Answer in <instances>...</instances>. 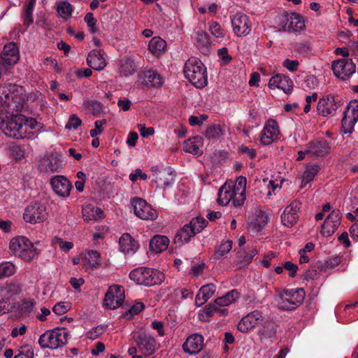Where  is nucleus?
Listing matches in <instances>:
<instances>
[{
	"mask_svg": "<svg viewBox=\"0 0 358 358\" xmlns=\"http://www.w3.org/2000/svg\"><path fill=\"white\" fill-rule=\"evenodd\" d=\"M9 248L15 255L29 262L36 261L41 252L34 248V244L25 236L13 238Z\"/></svg>",
	"mask_w": 358,
	"mask_h": 358,
	"instance_id": "f257e3e1",
	"label": "nucleus"
},
{
	"mask_svg": "<svg viewBox=\"0 0 358 358\" xmlns=\"http://www.w3.org/2000/svg\"><path fill=\"white\" fill-rule=\"evenodd\" d=\"M184 74L196 87L201 88L207 85L206 69L201 61L196 57H191L186 62Z\"/></svg>",
	"mask_w": 358,
	"mask_h": 358,
	"instance_id": "f03ea898",
	"label": "nucleus"
},
{
	"mask_svg": "<svg viewBox=\"0 0 358 358\" xmlns=\"http://www.w3.org/2000/svg\"><path fill=\"white\" fill-rule=\"evenodd\" d=\"M69 332L65 328H57L43 334L38 344L42 348L57 349L67 343Z\"/></svg>",
	"mask_w": 358,
	"mask_h": 358,
	"instance_id": "7ed1b4c3",
	"label": "nucleus"
},
{
	"mask_svg": "<svg viewBox=\"0 0 358 358\" xmlns=\"http://www.w3.org/2000/svg\"><path fill=\"white\" fill-rule=\"evenodd\" d=\"M25 116L17 114L13 115L10 118L3 120L0 123V129L6 135L14 138H23L25 130L23 131V123Z\"/></svg>",
	"mask_w": 358,
	"mask_h": 358,
	"instance_id": "20e7f679",
	"label": "nucleus"
},
{
	"mask_svg": "<svg viewBox=\"0 0 358 358\" xmlns=\"http://www.w3.org/2000/svg\"><path fill=\"white\" fill-rule=\"evenodd\" d=\"M278 296L281 300V308L285 310H292L303 302L305 291L303 288L284 289L278 292Z\"/></svg>",
	"mask_w": 358,
	"mask_h": 358,
	"instance_id": "39448f33",
	"label": "nucleus"
},
{
	"mask_svg": "<svg viewBox=\"0 0 358 358\" xmlns=\"http://www.w3.org/2000/svg\"><path fill=\"white\" fill-rule=\"evenodd\" d=\"M63 168L61 156L56 152L45 155L38 162V170L41 173L52 174L61 172Z\"/></svg>",
	"mask_w": 358,
	"mask_h": 358,
	"instance_id": "423d86ee",
	"label": "nucleus"
},
{
	"mask_svg": "<svg viewBox=\"0 0 358 358\" xmlns=\"http://www.w3.org/2000/svg\"><path fill=\"white\" fill-rule=\"evenodd\" d=\"M47 217L46 207L39 202H34L29 204L25 208L23 214L24 221L30 224L43 222Z\"/></svg>",
	"mask_w": 358,
	"mask_h": 358,
	"instance_id": "0eeeda50",
	"label": "nucleus"
},
{
	"mask_svg": "<svg viewBox=\"0 0 358 358\" xmlns=\"http://www.w3.org/2000/svg\"><path fill=\"white\" fill-rule=\"evenodd\" d=\"M133 339L145 356L153 355L158 348L155 339L145 331H140L134 333Z\"/></svg>",
	"mask_w": 358,
	"mask_h": 358,
	"instance_id": "6e6552de",
	"label": "nucleus"
},
{
	"mask_svg": "<svg viewBox=\"0 0 358 358\" xmlns=\"http://www.w3.org/2000/svg\"><path fill=\"white\" fill-rule=\"evenodd\" d=\"M124 299V290L120 285L110 286L106 293L103 305L110 308L115 309L123 303Z\"/></svg>",
	"mask_w": 358,
	"mask_h": 358,
	"instance_id": "1a4fd4ad",
	"label": "nucleus"
},
{
	"mask_svg": "<svg viewBox=\"0 0 358 358\" xmlns=\"http://www.w3.org/2000/svg\"><path fill=\"white\" fill-rule=\"evenodd\" d=\"M331 67L334 75L343 80L356 71L355 64L352 62V59L348 58L334 61Z\"/></svg>",
	"mask_w": 358,
	"mask_h": 358,
	"instance_id": "9d476101",
	"label": "nucleus"
},
{
	"mask_svg": "<svg viewBox=\"0 0 358 358\" xmlns=\"http://www.w3.org/2000/svg\"><path fill=\"white\" fill-rule=\"evenodd\" d=\"M135 215L142 220H153L157 217V211L140 198L134 199L131 201Z\"/></svg>",
	"mask_w": 358,
	"mask_h": 358,
	"instance_id": "9b49d317",
	"label": "nucleus"
},
{
	"mask_svg": "<svg viewBox=\"0 0 358 358\" xmlns=\"http://www.w3.org/2000/svg\"><path fill=\"white\" fill-rule=\"evenodd\" d=\"M137 84L147 87H158L162 85V78L157 71L148 69L138 74Z\"/></svg>",
	"mask_w": 358,
	"mask_h": 358,
	"instance_id": "f8f14e48",
	"label": "nucleus"
},
{
	"mask_svg": "<svg viewBox=\"0 0 358 358\" xmlns=\"http://www.w3.org/2000/svg\"><path fill=\"white\" fill-rule=\"evenodd\" d=\"M342 215L339 210H334L324 220L321 234L324 236H331L341 224Z\"/></svg>",
	"mask_w": 358,
	"mask_h": 358,
	"instance_id": "ddd939ff",
	"label": "nucleus"
},
{
	"mask_svg": "<svg viewBox=\"0 0 358 358\" xmlns=\"http://www.w3.org/2000/svg\"><path fill=\"white\" fill-rule=\"evenodd\" d=\"M19 50L15 43H9L4 45L0 55V65L6 66L13 65L19 60Z\"/></svg>",
	"mask_w": 358,
	"mask_h": 358,
	"instance_id": "4468645a",
	"label": "nucleus"
},
{
	"mask_svg": "<svg viewBox=\"0 0 358 358\" xmlns=\"http://www.w3.org/2000/svg\"><path fill=\"white\" fill-rule=\"evenodd\" d=\"M263 320L262 312L254 310L244 316L237 325L238 329L243 333L249 331Z\"/></svg>",
	"mask_w": 358,
	"mask_h": 358,
	"instance_id": "2eb2a0df",
	"label": "nucleus"
},
{
	"mask_svg": "<svg viewBox=\"0 0 358 358\" xmlns=\"http://www.w3.org/2000/svg\"><path fill=\"white\" fill-rule=\"evenodd\" d=\"M301 208V203L294 201L287 206L281 215V221L283 225L291 227L296 223L299 218L298 212Z\"/></svg>",
	"mask_w": 358,
	"mask_h": 358,
	"instance_id": "dca6fc26",
	"label": "nucleus"
},
{
	"mask_svg": "<svg viewBox=\"0 0 358 358\" xmlns=\"http://www.w3.org/2000/svg\"><path fill=\"white\" fill-rule=\"evenodd\" d=\"M337 108L338 103L334 96L331 95L320 99L317 106L318 115L324 117L334 115Z\"/></svg>",
	"mask_w": 358,
	"mask_h": 358,
	"instance_id": "f3484780",
	"label": "nucleus"
},
{
	"mask_svg": "<svg viewBox=\"0 0 358 358\" xmlns=\"http://www.w3.org/2000/svg\"><path fill=\"white\" fill-rule=\"evenodd\" d=\"M204 346V338L199 334H193L187 337L182 345L185 352L189 355L199 352Z\"/></svg>",
	"mask_w": 358,
	"mask_h": 358,
	"instance_id": "a211bd4d",
	"label": "nucleus"
},
{
	"mask_svg": "<svg viewBox=\"0 0 358 358\" xmlns=\"http://www.w3.org/2000/svg\"><path fill=\"white\" fill-rule=\"evenodd\" d=\"M50 185L55 192L61 196H68L72 188L71 182L63 176H55L50 180Z\"/></svg>",
	"mask_w": 358,
	"mask_h": 358,
	"instance_id": "6ab92c4d",
	"label": "nucleus"
},
{
	"mask_svg": "<svg viewBox=\"0 0 358 358\" xmlns=\"http://www.w3.org/2000/svg\"><path fill=\"white\" fill-rule=\"evenodd\" d=\"M330 151V143L325 139L312 141L307 145V152L317 157H324Z\"/></svg>",
	"mask_w": 358,
	"mask_h": 358,
	"instance_id": "aec40b11",
	"label": "nucleus"
},
{
	"mask_svg": "<svg viewBox=\"0 0 358 358\" xmlns=\"http://www.w3.org/2000/svg\"><path fill=\"white\" fill-rule=\"evenodd\" d=\"M268 87L271 89L277 87L285 93L289 94L293 90V82L286 76L277 74L270 79Z\"/></svg>",
	"mask_w": 358,
	"mask_h": 358,
	"instance_id": "412c9836",
	"label": "nucleus"
},
{
	"mask_svg": "<svg viewBox=\"0 0 358 358\" xmlns=\"http://www.w3.org/2000/svg\"><path fill=\"white\" fill-rule=\"evenodd\" d=\"M22 292V285L17 282L6 283L0 287V296L4 300H13Z\"/></svg>",
	"mask_w": 358,
	"mask_h": 358,
	"instance_id": "4be33fe9",
	"label": "nucleus"
},
{
	"mask_svg": "<svg viewBox=\"0 0 358 358\" xmlns=\"http://www.w3.org/2000/svg\"><path fill=\"white\" fill-rule=\"evenodd\" d=\"M196 34V47L201 54L208 55L212 48L208 34L205 31H198Z\"/></svg>",
	"mask_w": 358,
	"mask_h": 358,
	"instance_id": "5701e85b",
	"label": "nucleus"
},
{
	"mask_svg": "<svg viewBox=\"0 0 358 358\" xmlns=\"http://www.w3.org/2000/svg\"><path fill=\"white\" fill-rule=\"evenodd\" d=\"M277 327V324L273 320H265L261 329L259 330L261 341L275 338L276 336Z\"/></svg>",
	"mask_w": 358,
	"mask_h": 358,
	"instance_id": "b1692460",
	"label": "nucleus"
},
{
	"mask_svg": "<svg viewBox=\"0 0 358 358\" xmlns=\"http://www.w3.org/2000/svg\"><path fill=\"white\" fill-rule=\"evenodd\" d=\"M121 252L125 254H133L138 249V243L129 234H124L119 240Z\"/></svg>",
	"mask_w": 358,
	"mask_h": 358,
	"instance_id": "393cba45",
	"label": "nucleus"
},
{
	"mask_svg": "<svg viewBox=\"0 0 358 358\" xmlns=\"http://www.w3.org/2000/svg\"><path fill=\"white\" fill-rule=\"evenodd\" d=\"M268 217L266 215L259 211V213L249 223L248 230L253 234L258 233L267 224Z\"/></svg>",
	"mask_w": 358,
	"mask_h": 358,
	"instance_id": "a878e982",
	"label": "nucleus"
},
{
	"mask_svg": "<svg viewBox=\"0 0 358 358\" xmlns=\"http://www.w3.org/2000/svg\"><path fill=\"white\" fill-rule=\"evenodd\" d=\"M195 235L194 229L192 228L189 224H187L178 231L173 241L176 244H178L180 246L184 243H187Z\"/></svg>",
	"mask_w": 358,
	"mask_h": 358,
	"instance_id": "bb28decb",
	"label": "nucleus"
},
{
	"mask_svg": "<svg viewBox=\"0 0 358 358\" xmlns=\"http://www.w3.org/2000/svg\"><path fill=\"white\" fill-rule=\"evenodd\" d=\"M105 52L103 50L94 49L91 51V69L101 71L106 66Z\"/></svg>",
	"mask_w": 358,
	"mask_h": 358,
	"instance_id": "cd10ccee",
	"label": "nucleus"
},
{
	"mask_svg": "<svg viewBox=\"0 0 358 358\" xmlns=\"http://www.w3.org/2000/svg\"><path fill=\"white\" fill-rule=\"evenodd\" d=\"M169 239L165 236L156 235L150 241V249L155 253H159L167 249Z\"/></svg>",
	"mask_w": 358,
	"mask_h": 358,
	"instance_id": "c85d7f7f",
	"label": "nucleus"
},
{
	"mask_svg": "<svg viewBox=\"0 0 358 358\" xmlns=\"http://www.w3.org/2000/svg\"><path fill=\"white\" fill-rule=\"evenodd\" d=\"M203 145V138L201 136H194L183 143V150L193 155L201 154L200 148Z\"/></svg>",
	"mask_w": 358,
	"mask_h": 358,
	"instance_id": "c756f323",
	"label": "nucleus"
},
{
	"mask_svg": "<svg viewBox=\"0 0 358 358\" xmlns=\"http://www.w3.org/2000/svg\"><path fill=\"white\" fill-rule=\"evenodd\" d=\"M234 196V190L229 185L224 184L222 186L218 192L217 203L222 206H226L232 201Z\"/></svg>",
	"mask_w": 358,
	"mask_h": 358,
	"instance_id": "7c9ffc66",
	"label": "nucleus"
},
{
	"mask_svg": "<svg viewBox=\"0 0 358 358\" xmlns=\"http://www.w3.org/2000/svg\"><path fill=\"white\" fill-rule=\"evenodd\" d=\"M147 270V267H140L136 268L130 272L129 278L137 284L147 286V284L149 283L148 280H147L149 276L148 275Z\"/></svg>",
	"mask_w": 358,
	"mask_h": 358,
	"instance_id": "2f4dec72",
	"label": "nucleus"
},
{
	"mask_svg": "<svg viewBox=\"0 0 358 358\" xmlns=\"http://www.w3.org/2000/svg\"><path fill=\"white\" fill-rule=\"evenodd\" d=\"M166 41L160 37L152 38L148 44L149 50L155 56H158L165 50Z\"/></svg>",
	"mask_w": 358,
	"mask_h": 358,
	"instance_id": "473e14b6",
	"label": "nucleus"
},
{
	"mask_svg": "<svg viewBox=\"0 0 358 358\" xmlns=\"http://www.w3.org/2000/svg\"><path fill=\"white\" fill-rule=\"evenodd\" d=\"M238 296V292L236 289H232L224 296L216 299L215 303L220 306H227L235 301Z\"/></svg>",
	"mask_w": 358,
	"mask_h": 358,
	"instance_id": "72a5a7b5",
	"label": "nucleus"
},
{
	"mask_svg": "<svg viewBox=\"0 0 358 358\" xmlns=\"http://www.w3.org/2000/svg\"><path fill=\"white\" fill-rule=\"evenodd\" d=\"M147 271L148 275H149L147 279L149 283L147 284V286L159 285L164 280V275L161 271L150 268H148Z\"/></svg>",
	"mask_w": 358,
	"mask_h": 358,
	"instance_id": "f704fd0d",
	"label": "nucleus"
},
{
	"mask_svg": "<svg viewBox=\"0 0 358 358\" xmlns=\"http://www.w3.org/2000/svg\"><path fill=\"white\" fill-rule=\"evenodd\" d=\"M319 169L320 167L317 164L308 165L303 175L302 184L306 185L307 183L312 181L315 175L318 173Z\"/></svg>",
	"mask_w": 358,
	"mask_h": 358,
	"instance_id": "c9c22d12",
	"label": "nucleus"
},
{
	"mask_svg": "<svg viewBox=\"0 0 358 358\" xmlns=\"http://www.w3.org/2000/svg\"><path fill=\"white\" fill-rule=\"evenodd\" d=\"M215 292V286L213 284H208L201 287L199 292L202 294V300L199 303V306L206 302Z\"/></svg>",
	"mask_w": 358,
	"mask_h": 358,
	"instance_id": "e433bc0d",
	"label": "nucleus"
},
{
	"mask_svg": "<svg viewBox=\"0 0 358 358\" xmlns=\"http://www.w3.org/2000/svg\"><path fill=\"white\" fill-rule=\"evenodd\" d=\"M136 71V65L134 60L127 58L122 61L120 66V72L125 76L134 73Z\"/></svg>",
	"mask_w": 358,
	"mask_h": 358,
	"instance_id": "4c0bfd02",
	"label": "nucleus"
},
{
	"mask_svg": "<svg viewBox=\"0 0 358 358\" xmlns=\"http://www.w3.org/2000/svg\"><path fill=\"white\" fill-rule=\"evenodd\" d=\"M107 264L101 261V253L96 250H91V271L99 268H106Z\"/></svg>",
	"mask_w": 358,
	"mask_h": 358,
	"instance_id": "58836bf2",
	"label": "nucleus"
},
{
	"mask_svg": "<svg viewBox=\"0 0 358 358\" xmlns=\"http://www.w3.org/2000/svg\"><path fill=\"white\" fill-rule=\"evenodd\" d=\"M344 115L348 116V118H352V120L358 121V101H351L348 105Z\"/></svg>",
	"mask_w": 358,
	"mask_h": 358,
	"instance_id": "ea45409f",
	"label": "nucleus"
},
{
	"mask_svg": "<svg viewBox=\"0 0 358 358\" xmlns=\"http://www.w3.org/2000/svg\"><path fill=\"white\" fill-rule=\"evenodd\" d=\"M192 228L194 229L195 234L201 232L208 224V221L201 217L193 218L189 223Z\"/></svg>",
	"mask_w": 358,
	"mask_h": 358,
	"instance_id": "a19ab883",
	"label": "nucleus"
},
{
	"mask_svg": "<svg viewBox=\"0 0 358 358\" xmlns=\"http://www.w3.org/2000/svg\"><path fill=\"white\" fill-rule=\"evenodd\" d=\"M173 180V177L171 172L165 173L159 172L155 179V182L161 186H168L171 182Z\"/></svg>",
	"mask_w": 358,
	"mask_h": 358,
	"instance_id": "79ce46f5",
	"label": "nucleus"
},
{
	"mask_svg": "<svg viewBox=\"0 0 358 358\" xmlns=\"http://www.w3.org/2000/svg\"><path fill=\"white\" fill-rule=\"evenodd\" d=\"M204 134L208 139L218 138L222 134L221 127L213 124L206 129Z\"/></svg>",
	"mask_w": 358,
	"mask_h": 358,
	"instance_id": "37998d69",
	"label": "nucleus"
},
{
	"mask_svg": "<svg viewBox=\"0 0 358 358\" xmlns=\"http://www.w3.org/2000/svg\"><path fill=\"white\" fill-rule=\"evenodd\" d=\"M305 28V24H300V26H298V24H285L282 26V28L279 29V31L299 34L303 31Z\"/></svg>",
	"mask_w": 358,
	"mask_h": 358,
	"instance_id": "c03bdc74",
	"label": "nucleus"
},
{
	"mask_svg": "<svg viewBox=\"0 0 358 358\" xmlns=\"http://www.w3.org/2000/svg\"><path fill=\"white\" fill-rule=\"evenodd\" d=\"M232 248V241H227L224 243H222L219 248L215 253V257L216 259H220L222 257L224 256L226 254L230 252Z\"/></svg>",
	"mask_w": 358,
	"mask_h": 358,
	"instance_id": "a18cd8bd",
	"label": "nucleus"
},
{
	"mask_svg": "<svg viewBox=\"0 0 358 358\" xmlns=\"http://www.w3.org/2000/svg\"><path fill=\"white\" fill-rule=\"evenodd\" d=\"M15 273V266L10 262L3 263L0 265V278L9 277Z\"/></svg>",
	"mask_w": 358,
	"mask_h": 358,
	"instance_id": "49530a36",
	"label": "nucleus"
},
{
	"mask_svg": "<svg viewBox=\"0 0 358 358\" xmlns=\"http://www.w3.org/2000/svg\"><path fill=\"white\" fill-rule=\"evenodd\" d=\"M357 122V120H352V118H348V116L344 115L341 123L343 131L345 134H351L354 129V125Z\"/></svg>",
	"mask_w": 358,
	"mask_h": 358,
	"instance_id": "de8ad7c7",
	"label": "nucleus"
},
{
	"mask_svg": "<svg viewBox=\"0 0 358 358\" xmlns=\"http://www.w3.org/2000/svg\"><path fill=\"white\" fill-rule=\"evenodd\" d=\"M282 17V19L280 20L282 22H292L294 20H296V22H304L303 16L296 13L283 12Z\"/></svg>",
	"mask_w": 358,
	"mask_h": 358,
	"instance_id": "09e8293b",
	"label": "nucleus"
},
{
	"mask_svg": "<svg viewBox=\"0 0 358 358\" xmlns=\"http://www.w3.org/2000/svg\"><path fill=\"white\" fill-rule=\"evenodd\" d=\"M71 6L66 1L60 3L57 7L58 13L64 20H67V17L71 15Z\"/></svg>",
	"mask_w": 358,
	"mask_h": 358,
	"instance_id": "8fccbe9b",
	"label": "nucleus"
},
{
	"mask_svg": "<svg viewBox=\"0 0 358 358\" xmlns=\"http://www.w3.org/2000/svg\"><path fill=\"white\" fill-rule=\"evenodd\" d=\"M263 130L274 137L279 134L278 123L274 120H269Z\"/></svg>",
	"mask_w": 358,
	"mask_h": 358,
	"instance_id": "3c124183",
	"label": "nucleus"
},
{
	"mask_svg": "<svg viewBox=\"0 0 358 358\" xmlns=\"http://www.w3.org/2000/svg\"><path fill=\"white\" fill-rule=\"evenodd\" d=\"M233 30L238 36H243L250 33L251 27L249 24H235Z\"/></svg>",
	"mask_w": 358,
	"mask_h": 358,
	"instance_id": "603ef678",
	"label": "nucleus"
},
{
	"mask_svg": "<svg viewBox=\"0 0 358 358\" xmlns=\"http://www.w3.org/2000/svg\"><path fill=\"white\" fill-rule=\"evenodd\" d=\"M36 0H29L24 8V19L25 22H33L32 12Z\"/></svg>",
	"mask_w": 358,
	"mask_h": 358,
	"instance_id": "864d4df0",
	"label": "nucleus"
},
{
	"mask_svg": "<svg viewBox=\"0 0 358 358\" xmlns=\"http://www.w3.org/2000/svg\"><path fill=\"white\" fill-rule=\"evenodd\" d=\"M71 308V303L69 302H59L57 303L52 308V311L57 315H63L67 313Z\"/></svg>",
	"mask_w": 358,
	"mask_h": 358,
	"instance_id": "5fc2aeb1",
	"label": "nucleus"
},
{
	"mask_svg": "<svg viewBox=\"0 0 358 358\" xmlns=\"http://www.w3.org/2000/svg\"><path fill=\"white\" fill-rule=\"evenodd\" d=\"M245 199V191L244 189H242V192L234 190V196L232 198V203L234 206L240 207L243 206Z\"/></svg>",
	"mask_w": 358,
	"mask_h": 358,
	"instance_id": "6e6d98bb",
	"label": "nucleus"
},
{
	"mask_svg": "<svg viewBox=\"0 0 358 358\" xmlns=\"http://www.w3.org/2000/svg\"><path fill=\"white\" fill-rule=\"evenodd\" d=\"M106 124V120L105 119H101L99 120H96L94 122V129H91V137L94 138L99 134H101L103 131V125Z\"/></svg>",
	"mask_w": 358,
	"mask_h": 358,
	"instance_id": "4d7b16f0",
	"label": "nucleus"
},
{
	"mask_svg": "<svg viewBox=\"0 0 358 358\" xmlns=\"http://www.w3.org/2000/svg\"><path fill=\"white\" fill-rule=\"evenodd\" d=\"M36 302L35 300H27L23 301L22 304V310L24 313L28 315L35 311V306Z\"/></svg>",
	"mask_w": 358,
	"mask_h": 358,
	"instance_id": "13d9d810",
	"label": "nucleus"
},
{
	"mask_svg": "<svg viewBox=\"0 0 358 358\" xmlns=\"http://www.w3.org/2000/svg\"><path fill=\"white\" fill-rule=\"evenodd\" d=\"M55 243H57L61 250L65 252H68L73 247L72 242L64 241L59 237H55Z\"/></svg>",
	"mask_w": 358,
	"mask_h": 358,
	"instance_id": "bf43d9fd",
	"label": "nucleus"
},
{
	"mask_svg": "<svg viewBox=\"0 0 358 358\" xmlns=\"http://www.w3.org/2000/svg\"><path fill=\"white\" fill-rule=\"evenodd\" d=\"M81 124V120L76 115H73L70 117L68 122L65 125V128L68 130L71 129H77Z\"/></svg>",
	"mask_w": 358,
	"mask_h": 358,
	"instance_id": "052dcab7",
	"label": "nucleus"
},
{
	"mask_svg": "<svg viewBox=\"0 0 358 358\" xmlns=\"http://www.w3.org/2000/svg\"><path fill=\"white\" fill-rule=\"evenodd\" d=\"M106 217L103 210L99 207L91 208V220H103Z\"/></svg>",
	"mask_w": 358,
	"mask_h": 358,
	"instance_id": "680f3d73",
	"label": "nucleus"
},
{
	"mask_svg": "<svg viewBox=\"0 0 358 358\" xmlns=\"http://www.w3.org/2000/svg\"><path fill=\"white\" fill-rule=\"evenodd\" d=\"M14 358H34V350L31 347L24 346Z\"/></svg>",
	"mask_w": 358,
	"mask_h": 358,
	"instance_id": "e2e57ef3",
	"label": "nucleus"
},
{
	"mask_svg": "<svg viewBox=\"0 0 358 358\" xmlns=\"http://www.w3.org/2000/svg\"><path fill=\"white\" fill-rule=\"evenodd\" d=\"M247 180L245 177L239 176L237 178L236 183L234 185V190L242 192V189L245 191Z\"/></svg>",
	"mask_w": 358,
	"mask_h": 358,
	"instance_id": "0e129e2a",
	"label": "nucleus"
},
{
	"mask_svg": "<svg viewBox=\"0 0 358 358\" xmlns=\"http://www.w3.org/2000/svg\"><path fill=\"white\" fill-rule=\"evenodd\" d=\"M283 267L285 270L289 271V275L291 278L296 276L297 270L299 268L296 264H293L291 262H285Z\"/></svg>",
	"mask_w": 358,
	"mask_h": 358,
	"instance_id": "69168bd1",
	"label": "nucleus"
},
{
	"mask_svg": "<svg viewBox=\"0 0 358 358\" xmlns=\"http://www.w3.org/2000/svg\"><path fill=\"white\" fill-rule=\"evenodd\" d=\"M209 30L211 34L217 38L223 37L224 36V31L220 24H213L210 26Z\"/></svg>",
	"mask_w": 358,
	"mask_h": 358,
	"instance_id": "338daca9",
	"label": "nucleus"
},
{
	"mask_svg": "<svg viewBox=\"0 0 358 358\" xmlns=\"http://www.w3.org/2000/svg\"><path fill=\"white\" fill-rule=\"evenodd\" d=\"M239 152L245 155L250 159H253L256 157V150L253 148H249L248 147L242 145L239 149Z\"/></svg>",
	"mask_w": 358,
	"mask_h": 358,
	"instance_id": "774afa93",
	"label": "nucleus"
}]
</instances>
